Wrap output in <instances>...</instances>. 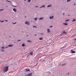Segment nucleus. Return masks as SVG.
Here are the masks:
<instances>
[{
    "label": "nucleus",
    "instance_id": "obj_1",
    "mask_svg": "<svg viewBox=\"0 0 76 76\" xmlns=\"http://www.w3.org/2000/svg\"><path fill=\"white\" fill-rule=\"evenodd\" d=\"M9 69V67L8 66L4 67L3 68L4 72H6L8 71Z\"/></svg>",
    "mask_w": 76,
    "mask_h": 76
},
{
    "label": "nucleus",
    "instance_id": "obj_2",
    "mask_svg": "<svg viewBox=\"0 0 76 76\" xmlns=\"http://www.w3.org/2000/svg\"><path fill=\"white\" fill-rule=\"evenodd\" d=\"M25 24H27L28 25H30V23H29L28 21H26L25 23Z\"/></svg>",
    "mask_w": 76,
    "mask_h": 76
},
{
    "label": "nucleus",
    "instance_id": "obj_3",
    "mask_svg": "<svg viewBox=\"0 0 76 76\" xmlns=\"http://www.w3.org/2000/svg\"><path fill=\"white\" fill-rule=\"evenodd\" d=\"M32 75H33V72H31L30 73L28 74V76H32Z\"/></svg>",
    "mask_w": 76,
    "mask_h": 76
},
{
    "label": "nucleus",
    "instance_id": "obj_4",
    "mask_svg": "<svg viewBox=\"0 0 76 76\" xmlns=\"http://www.w3.org/2000/svg\"><path fill=\"white\" fill-rule=\"evenodd\" d=\"M45 5H42V6L39 7V8L40 9H41V8H42V7H43V8H45Z\"/></svg>",
    "mask_w": 76,
    "mask_h": 76
},
{
    "label": "nucleus",
    "instance_id": "obj_5",
    "mask_svg": "<svg viewBox=\"0 0 76 76\" xmlns=\"http://www.w3.org/2000/svg\"><path fill=\"white\" fill-rule=\"evenodd\" d=\"M43 19H44V18L43 17L40 18L39 19V20H43Z\"/></svg>",
    "mask_w": 76,
    "mask_h": 76
},
{
    "label": "nucleus",
    "instance_id": "obj_6",
    "mask_svg": "<svg viewBox=\"0 0 76 76\" xmlns=\"http://www.w3.org/2000/svg\"><path fill=\"white\" fill-rule=\"evenodd\" d=\"M71 53H75V51L73 50H71Z\"/></svg>",
    "mask_w": 76,
    "mask_h": 76
},
{
    "label": "nucleus",
    "instance_id": "obj_7",
    "mask_svg": "<svg viewBox=\"0 0 76 76\" xmlns=\"http://www.w3.org/2000/svg\"><path fill=\"white\" fill-rule=\"evenodd\" d=\"M47 30L48 33H49V32H50V29L49 28L47 29Z\"/></svg>",
    "mask_w": 76,
    "mask_h": 76
},
{
    "label": "nucleus",
    "instance_id": "obj_8",
    "mask_svg": "<svg viewBox=\"0 0 76 76\" xmlns=\"http://www.w3.org/2000/svg\"><path fill=\"white\" fill-rule=\"evenodd\" d=\"M26 72H30V69H26Z\"/></svg>",
    "mask_w": 76,
    "mask_h": 76
},
{
    "label": "nucleus",
    "instance_id": "obj_9",
    "mask_svg": "<svg viewBox=\"0 0 76 76\" xmlns=\"http://www.w3.org/2000/svg\"><path fill=\"white\" fill-rule=\"evenodd\" d=\"M13 11H14V12H16L17 11L16 9L15 8H14L13 9Z\"/></svg>",
    "mask_w": 76,
    "mask_h": 76
},
{
    "label": "nucleus",
    "instance_id": "obj_10",
    "mask_svg": "<svg viewBox=\"0 0 76 76\" xmlns=\"http://www.w3.org/2000/svg\"><path fill=\"white\" fill-rule=\"evenodd\" d=\"M53 17H54V16H52V17H49V19H53Z\"/></svg>",
    "mask_w": 76,
    "mask_h": 76
},
{
    "label": "nucleus",
    "instance_id": "obj_11",
    "mask_svg": "<svg viewBox=\"0 0 76 76\" xmlns=\"http://www.w3.org/2000/svg\"><path fill=\"white\" fill-rule=\"evenodd\" d=\"M52 5H48L47 6V7H51L52 6Z\"/></svg>",
    "mask_w": 76,
    "mask_h": 76
},
{
    "label": "nucleus",
    "instance_id": "obj_12",
    "mask_svg": "<svg viewBox=\"0 0 76 76\" xmlns=\"http://www.w3.org/2000/svg\"><path fill=\"white\" fill-rule=\"evenodd\" d=\"M63 25H65V26H66V25H67V23H63Z\"/></svg>",
    "mask_w": 76,
    "mask_h": 76
},
{
    "label": "nucleus",
    "instance_id": "obj_13",
    "mask_svg": "<svg viewBox=\"0 0 76 76\" xmlns=\"http://www.w3.org/2000/svg\"><path fill=\"white\" fill-rule=\"evenodd\" d=\"M8 47H13V45H8Z\"/></svg>",
    "mask_w": 76,
    "mask_h": 76
},
{
    "label": "nucleus",
    "instance_id": "obj_14",
    "mask_svg": "<svg viewBox=\"0 0 76 76\" xmlns=\"http://www.w3.org/2000/svg\"><path fill=\"white\" fill-rule=\"evenodd\" d=\"M22 46L23 47H25V44H24V43H23V44H22Z\"/></svg>",
    "mask_w": 76,
    "mask_h": 76
},
{
    "label": "nucleus",
    "instance_id": "obj_15",
    "mask_svg": "<svg viewBox=\"0 0 76 76\" xmlns=\"http://www.w3.org/2000/svg\"><path fill=\"white\" fill-rule=\"evenodd\" d=\"M8 2H9V3H12V2L11 1H9L8 0H6Z\"/></svg>",
    "mask_w": 76,
    "mask_h": 76
},
{
    "label": "nucleus",
    "instance_id": "obj_16",
    "mask_svg": "<svg viewBox=\"0 0 76 76\" xmlns=\"http://www.w3.org/2000/svg\"><path fill=\"white\" fill-rule=\"evenodd\" d=\"M30 55H33V52H31L30 53Z\"/></svg>",
    "mask_w": 76,
    "mask_h": 76
},
{
    "label": "nucleus",
    "instance_id": "obj_17",
    "mask_svg": "<svg viewBox=\"0 0 76 76\" xmlns=\"http://www.w3.org/2000/svg\"><path fill=\"white\" fill-rule=\"evenodd\" d=\"M34 20H38V18H34Z\"/></svg>",
    "mask_w": 76,
    "mask_h": 76
},
{
    "label": "nucleus",
    "instance_id": "obj_18",
    "mask_svg": "<svg viewBox=\"0 0 76 76\" xmlns=\"http://www.w3.org/2000/svg\"><path fill=\"white\" fill-rule=\"evenodd\" d=\"M39 40H42V39H43L42 37H41L40 38H39Z\"/></svg>",
    "mask_w": 76,
    "mask_h": 76
},
{
    "label": "nucleus",
    "instance_id": "obj_19",
    "mask_svg": "<svg viewBox=\"0 0 76 76\" xmlns=\"http://www.w3.org/2000/svg\"><path fill=\"white\" fill-rule=\"evenodd\" d=\"M27 41L28 42H32V41L30 40H28Z\"/></svg>",
    "mask_w": 76,
    "mask_h": 76
},
{
    "label": "nucleus",
    "instance_id": "obj_20",
    "mask_svg": "<svg viewBox=\"0 0 76 76\" xmlns=\"http://www.w3.org/2000/svg\"><path fill=\"white\" fill-rule=\"evenodd\" d=\"M75 20H76L75 19H74L72 20V22H75Z\"/></svg>",
    "mask_w": 76,
    "mask_h": 76
},
{
    "label": "nucleus",
    "instance_id": "obj_21",
    "mask_svg": "<svg viewBox=\"0 0 76 76\" xmlns=\"http://www.w3.org/2000/svg\"><path fill=\"white\" fill-rule=\"evenodd\" d=\"M12 23L13 25H15V24H16V23H16V22H15V23Z\"/></svg>",
    "mask_w": 76,
    "mask_h": 76
},
{
    "label": "nucleus",
    "instance_id": "obj_22",
    "mask_svg": "<svg viewBox=\"0 0 76 76\" xmlns=\"http://www.w3.org/2000/svg\"><path fill=\"white\" fill-rule=\"evenodd\" d=\"M63 34H66V31H64L63 32Z\"/></svg>",
    "mask_w": 76,
    "mask_h": 76
},
{
    "label": "nucleus",
    "instance_id": "obj_23",
    "mask_svg": "<svg viewBox=\"0 0 76 76\" xmlns=\"http://www.w3.org/2000/svg\"><path fill=\"white\" fill-rule=\"evenodd\" d=\"M3 10H4V9H1L0 10V12H1V11H3Z\"/></svg>",
    "mask_w": 76,
    "mask_h": 76
},
{
    "label": "nucleus",
    "instance_id": "obj_24",
    "mask_svg": "<svg viewBox=\"0 0 76 76\" xmlns=\"http://www.w3.org/2000/svg\"><path fill=\"white\" fill-rule=\"evenodd\" d=\"M31 0H28V1L29 3H30V2H31Z\"/></svg>",
    "mask_w": 76,
    "mask_h": 76
},
{
    "label": "nucleus",
    "instance_id": "obj_25",
    "mask_svg": "<svg viewBox=\"0 0 76 76\" xmlns=\"http://www.w3.org/2000/svg\"><path fill=\"white\" fill-rule=\"evenodd\" d=\"M0 22H1L2 23H3L4 22V20H3L2 21L0 20Z\"/></svg>",
    "mask_w": 76,
    "mask_h": 76
},
{
    "label": "nucleus",
    "instance_id": "obj_26",
    "mask_svg": "<svg viewBox=\"0 0 76 76\" xmlns=\"http://www.w3.org/2000/svg\"><path fill=\"white\" fill-rule=\"evenodd\" d=\"M1 48L2 49H4V47H1Z\"/></svg>",
    "mask_w": 76,
    "mask_h": 76
},
{
    "label": "nucleus",
    "instance_id": "obj_27",
    "mask_svg": "<svg viewBox=\"0 0 76 76\" xmlns=\"http://www.w3.org/2000/svg\"><path fill=\"white\" fill-rule=\"evenodd\" d=\"M71 1V0H67L66 1L67 2H69V1Z\"/></svg>",
    "mask_w": 76,
    "mask_h": 76
},
{
    "label": "nucleus",
    "instance_id": "obj_28",
    "mask_svg": "<svg viewBox=\"0 0 76 76\" xmlns=\"http://www.w3.org/2000/svg\"><path fill=\"white\" fill-rule=\"evenodd\" d=\"M66 64H62V66H64V65H66Z\"/></svg>",
    "mask_w": 76,
    "mask_h": 76
},
{
    "label": "nucleus",
    "instance_id": "obj_29",
    "mask_svg": "<svg viewBox=\"0 0 76 76\" xmlns=\"http://www.w3.org/2000/svg\"><path fill=\"white\" fill-rule=\"evenodd\" d=\"M66 22H67L68 21H69V19H68L65 20Z\"/></svg>",
    "mask_w": 76,
    "mask_h": 76
},
{
    "label": "nucleus",
    "instance_id": "obj_30",
    "mask_svg": "<svg viewBox=\"0 0 76 76\" xmlns=\"http://www.w3.org/2000/svg\"><path fill=\"white\" fill-rule=\"evenodd\" d=\"M5 20V22H8V20Z\"/></svg>",
    "mask_w": 76,
    "mask_h": 76
},
{
    "label": "nucleus",
    "instance_id": "obj_31",
    "mask_svg": "<svg viewBox=\"0 0 76 76\" xmlns=\"http://www.w3.org/2000/svg\"><path fill=\"white\" fill-rule=\"evenodd\" d=\"M35 7H36V8L38 7V6H35Z\"/></svg>",
    "mask_w": 76,
    "mask_h": 76
},
{
    "label": "nucleus",
    "instance_id": "obj_32",
    "mask_svg": "<svg viewBox=\"0 0 76 76\" xmlns=\"http://www.w3.org/2000/svg\"><path fill=\"white\" fill-rule=\"evenodd\" d=\"M41 35H44V34H43V33H41Z\"/></svg>",
    "mask_w": 76,
    "mask_h": 76
},
{
    "label": "nucleus",
    "instance_id": "obj_33",
    "mask_svg": "<svg viewBox=\"0 0 76 76\" xmlns=\"http://www.w3.org/2000/svg\"><path fill=\"white\" fill-rule=\"evenodd\" d=\"M8 47H9V46H8L6 47H5V48H8Z\"/></svg>",
    "mask_w": 76,
    "mask_h": 76
},
{
    "label": "nucleus",
    "instance_id": "obj_34",
    "mask_svg": "<svg viewBox=\"0 0 76 76\" xmlns=\"http://www.w3.org/2000/svg\"><path fill=\"white\" fill-rule=\"evenodd\" d=\"M52 27H53V26H50V28H52Z\"/></svg>",
    "mask_w": 76,
    "mask_h": 76
},
{
    "label": "nucleus",
    "instance_id": "obj_35",
    "mask_svg": "<svg viewBox=\"0 0 76 76\" xmlns=\"http://www.w3.org/2000/svg\"><path fill=\"white\" fill-rule=\"evenodd\" d=\"M33 28H37V26H33Z\"/></svg>",
    "mask_w": 76,
    "mask_h": 76
},
{
    "label": "nucleus",
    "instance_id": "obj_36",
    "mask_svg": "<svg viewBox=\"0 0 76 76\" xmlns=\"http://www.w3.org/2000/svg\"><path fill=\"white\" fill-rule=\"evenodd\" d=\"M20 41V40H18V42H19Z\"/></svg>",
    "mask_w": 76,
    "mask_h": 76
},
{
    "label": "nucleus",
    "instance_id": "obj_37",
    "mask_svg": "<svg viewBox=\"0 0 76 76\" xmlns=\"http://www.w3.org/2000/svg\"><path fill=\"white\" fill-rule=\"evenodd\" d=\"M1 50L2 51H3V52L4 51V50Z\"/></svg>",
    "mask_w": 76,
    "mask_h": 76
},
{
    "label": "nucleus",
    "instance_id": "obj_38",
    "mask_svg": "<svg viewBox=\"0 0 76 76\" xmlns=\"http://www.w3.org/2000/svg\"><path fill=\"white\" fill-rule=\"evenodd\" d=\"M53 52H50V53H48H48H49V54H51V53H52Z\"/></svg>",
    "mask_w": 76,
    "mask_h": 76
},
{
    "label": "nucleus",
    "instance_id": "obj_39",
    "mask_svg": "<svg viewBox=\"0 0 76 76\" xmlns=\"http://www.w3.org/2000/svg\"><path fill=\"white\" fill-rule=\"evenodd\" d=\"M26 76H28V74L26 75Z\"/></svg>",
    "mask_w": 76,
    "mask_h": 76
},
{
    "label": "nucleus",
    "instance_id": "obj_40",
    "mask_svg": "<svg viewBox=\"0 0 76 76\" xmlns=\"http://www.w3.org/2000/svg\"><path fill=\"white\" fill-rule=\"evenodd\" d=\"M63 15H64V13H63Z\"/></svg>",
    "mask_w": 76,
    "mask_h": 76
},
{
    "label": "nucleus",
    "instance_id": "obj_41",
    "mask_svg": "<svg viewBox=\"0 0 76 76\" xmlns=\"http://www.w3.org/2000/svg\"><path fill=\"white\" fill-rule=\"evenodd\" d=\"M69 74H70V73L69 72H68V74L69 75Z\"/></svg>",
    "mask_w": 76,
    "mask_h": 76
},
{
    "label": "nucleus",
    "instance_id": "obj_42",
    "mask_svg": "<svg viewBox=\"0 0 76 76\" xmlns=\"http://www.w3.org/2000/svg\"><path fill=\"white\" fill-rule=\"evenodd\" d=\"M0 76H3V75H2Z\"/></svg>",
    "mask_w": 76,
    "mask_h": 76
},
{
    "label": "nucleus",
    "instance_id": "obj_43",
    "mask_svg": "<svg viewBox=\"0 0 76 76\" xmlns=\"http://www.w3.org/2000/svg\"><path fill=\"white\" fill-rule=\"evenodd\" d=\"M45 61V60L43 59V60L42 61Z\"/></svg>",
    "mask_w": 76,
    "mask_h": 76
},
{
    "label": "nucleus",
    "instance_id": "obj_44",
    "mask_svg": "<svg viewBox=\"0 0 76 76\" xmlns=\"http://www.w3.org/2000/svg\"><path fill=\"white\" fill-rule=\"evenodd\" d=\"M75 5H76V4H74V5L75 6Z\"/></svg>",
    "mask_w": 76,
    "mask_h": 76
},
{
    "label": "nucleus",
    "instance_id": "obj_45",
    "mask_svg": "<svg viewBox=\"0 0 76 76\" xmlns=\"http://www.w3.org/2000/svg\"><path fill=\"white\" fill-rule=\"evenodd\" d=\"M75 40H76V38L75 39H74V41H75Z\"/></svg>",
    "mask_w": 76,
    "mask_h": 76
},
{
    "label": "nucleus",
    "instance_id": "obj_46",
    "mask_svg": "<svg viewBox=\"0 0 76 76\" xmlns=\"http://www.w3.org/2000/svg\"><path fill=\"white\" fill-rule=\"evenodd\" d=\"M37 35V34H35V35H34V36H36Z\"/></svg>",
    "mask_w": 76,
    "mask_h": 76
},
{
    "label": "nucleus",
    "instance_id": "obj_47",
    "mask_svg": "<svg viewBox=\"0 0 76 76\" xmlns=\"http://www.w3.org/2000/svg\"><path fill=\"white\" fill-rule=\"evenodd\" d=\"M14 7H17V6H14Z\"/></svg>",
    "mask_w": 76,
    "mask_h": 76
},
{
    "label": "nucleus",
    "instance_id": "obj_48",
    "mask_svg": "<svg viewBox=\"0 0 76 76\" xmlns=\"http://www.w3.org/2000/svg\"><path fill=\"white\" fill-rule=\"evenodd\" d=\"M68 16H70V15H68Z\"/></svg>",
    "mask_w": 76,
    "mask_h": 76
},
{
    "label": "nucleus",
    "instance_id": "obj_49",
    "mask_svg": "<svg viewBox=\"0 0 76 76\" xmlns=\"http://www.w3.org/2000/svg\"><path fill=\"white\" fill-rule=\"evenodd\" d=\"M28 36H29V35H27V37H28Z\"/></svg>",
    "mask_w": 76,
    "mask_h": 76
},
{
    "label": "nucleus",
    "instance_id": "obj_50",
    "mask_svg": "<svg viewBox=\"0 0 76 76\" xmlns=\"http://www.w3.org/2000/svg\"><path fill=\"white\" fill-rule=\"evenodd\" d=\"M26 16H25V18H26Z\"/></svg>",
    "mask_w": 76,
    "mask_h": 76
},
{
    "label": "nucleus",
    "instance_id": "obj_51",
    "mask_svg": "<svg viewBox=\"0 0 76 76\" xmlns=\"http://www.w3.org/2000/svg\"><path fill=\"white\" fill-rule=\"evenodd\" d=\"M7 7H8V6H6Z\"/></svg>",
    "mask_w": 76,
    "mask_h": 76
},
{
    "label": "nucleus",
    "instance_id": "obj_52",
    "mask_svg": "<svg viewBox=\"0 0 76 76\" xmlns=\"http://www.w3.org/2000/svg\"><path fill=\"white\" fill-rule=\"evenodd\" d=\"M22 32H23V31H22Z\"/></svg>",
    "mask_w": 76,
    "mask_h": 76
},
{
    "label": "nucleus",
    "instance_id": "obj_53",
    "mask_svg": "<svg viewBox=\"0 0 76 76\" xmlns=\"http://www.w3.org/2000/svg\"><path fill=\"white\" fill-rule=\"evenodd\" d=\"M10 37H11V36H10Z\"/></svg>",
    "mask_w": 76,
    "mask_h": 76
},
{
    "label": "nucleus",
    "instance_id": "obj_54",
    "mask_svg": "<svg viewBox=\"0 0 76 76\" xmlns=\"http://www.w3.org/2000/svg\"><path fill=\"white\" fill-rule=\"evenodd\" d=\"M59 65H61V64H59Z\"/></svg>",
    "mask_w": 76,
    "mask_h": 76
},
{
    "label": "nucleus",
    "instance_id": "obj_55",
    "mask_svg": "<svg viewBox=\"0 0 76 76\" xmlns=\"http://www.w3.org/2000/svg\"><path fill=\"white\" fill-rule=\"evenodd\" d=\"M24 1H26V0H24Z\"/></svg>",
    "mask_w": 76,
    "mask_h": 76
}]
</instances>
